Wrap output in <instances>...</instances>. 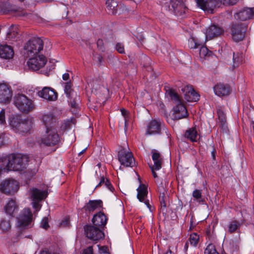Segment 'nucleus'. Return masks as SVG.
I'll return each instance as SVG.
<instances>
[{
  "mask_svg": "<svg viewBox=\"0 0 254 254\" xmlns=\"http://www.w3.org/2000/svg\"><path fill=\"white\" fill-rule=\"evenodd\" d=\"M137 198L140 202H143L147 207L150 209L151 205L149 204V200L145 199L148 194L147 186L144 184H141L137 188Z\"/></svg>",
  "mask_w": 254,
  "mask_h": 254,
  "instance_id": "6ab92c4d",
  "label": "nucleus"
},
{
  "mask_svg": "<svg viewBox=\"0 0 254 254\" xmlns=\"http://www.w3.org/2000/svg\"><path fill=\"white\" fill-rule=\"evenodd\" d=\"M192 196L198 202L203 203L204 199L202 197V190H195L192 192Z\"/></svg>",
  "mask_w": 254,
  "mask_h": 254,
  "instance_id": "4c0bfd02",
  "label": "nucleus"
},
{
  "mask_svg": "<svg viewBox=\"0 0 254 254\" xmlns=\"http://www.w3.org/2000/svg\"><path fill=\"white\" fill-rule=\"evenodd\" d=\"M42 122L45 126V130L57 129L56 119L51 114L44 115L43 116Z\"/></svg>",
  "mask_w": 254,
  "mask_h": 254,
  "instance_id": "a211bd4d",
  "label": "nucleus"
},
{
  "mask_svg": "<svg viewBox=\"0 0 254 254\" xmlns=\"http://www.w3.org/2000/svg\"><path fill=\"white\" fill-rule=\"evenodd\" d=\"M217 113L218 119V125L223 130H226L227 127L226 125V115L221 107H219L217 109Z\"/></svg>",
  "mask_w": 254,
  "mask_h": 254,
  "instance_id": "cd10ccee",
  "label": "nucleus"
},
{
  "mask_svg": "<svg viewBox=\"0 0 254 254\" xmlns=\"http://www.w3.org/2000/svg\"><path fill=\"white\" fill-rule=\"evenodd\" d=\"M166 197L165 194L164 193L161 194L160 196V202L161 204V209L163 210L165 209L166 207Z\"/></svg>",
  "mask_w": 254,
  "mask_h": 254,
  "instance_id": "37998d69",
  "label": "nucleus"
},
{
  "mask_svg": "<svg viewBox=\"0 0 254 254\" xmlns=\"http://www.w3.org/2000/svg\"><path fill=\"white\" fill-rule=\"evenodd\" d=\"M204 254H219L216 251L214 245L209 244L204 251Z\"/></svg>",
  "mask_w": 254,
  "mask_h": 254,
  "instance_id": "ea45409f",
  "label": "nucleus"
},
{
  "mask_svg": "<svg viewBox=\"0 0 254 254\" xmlns=\"http://www.w3.org/2000/svg\"><path fill=\"white\" fill-rule=\"evenodd\" d=\"M215 153H216V150L215 149H213L211 151V155L213 159H215Z\"/></svg>",
  "mask_w": 254,
  "mask_h": 254,
  "instance_id": "680f3d73",
  "label": "nucleus"
},
{
  "mask_svg": "<svg viewBox=\"0 0 254 254\" xmlns=\"http://www.w3.org/2000/svg\"><path fill=\"white\" fill-rule=\"evenodd\" d=\"M40 201H33L32 204L33 207L36 211H38L40 209L41 205L39 203Z\"/></svg>",
  "mask_w": 254,
  "mask_h": 254,
  "instance_id": "3c124183",
  "label": "nucleus"
},
{
  "mask_svg": "<svg viewBox=\"0 0 254 254\" xmlns=\"http://www.w3.org/2000/svg\"><path fill=\"white\" fill-rule=\"evenodd\" d=\"M40 254H49V253L47 251H42Z\"/></svg>",
  "mask_w": 254,
  "mask_h": 254,
  "instance_id": "338daca9",
  "label": "nucleus"
},
{
  "mask_svg": "<svg viewBox=\"0 0 254 254\" xmlns=\"http://www.w3.org/2000/svg\"><path fill=\"white\" fill-rule=\"evenodd\" d=\"M60 141V137L57 129L45 130V133L42 136L39 142L48 146H55Z\"/></svg>",
  "mask_w": 254,
  "mask_h": 254,
  "instance_id": "0eeeda50",
  "label": "nucleus"
},
{
  "mask_svg": "<svg viewBox=\"0 0 254 254\" xmlns=\"http://www.w3.org/2000/svg\"><path fill=\"white\" fill-rule=\"evenodd\" d=\"M83 254H93V250L92 246H89L83 251Z\"/></svg>",
  "mask_w": 254,
  "mask_h": 254,
  "instance_id": "603ef678",
  "label": "nucleus"
},
{
  "mask_svg": "<svg viewBox=\"0 0 254 254\" xmlns=\"http://www.w3.org/2000/svg\"><path fill=\"white\" fill-rule=\"evenodd\" d=\"M152 158L154 161V168L156 170H159L161 168L162 159L161 157L160 154L156 150L152 151Z\"/></svg>",
  "mask_w": 254,
  "mask_h": 254,
  "instance_id": "7c9ffc66",
  "label": "nucleus"
},
{
  "mask_svg": "<svg viewBox=\"0 0 254 254\" xmlns=\"http://www.w3.org/2000/svg\"><path fill=\"white\" fill-rule=\"evenodd\" d=\"M199 48V55L201 58H205L206 56H210L211 52L209 51L206 47L203 46V45L200 46Z\"/></svg>",
  "mask_w": 254,
  "mask_h": 254,
  "instance_id": "a19ab883",
  "label": "nucleus"
},
{
  "mask_svg": "<svg viewBox=\"0 0 254 254\" xmlns=\"http://www.w3.org/2000/svg\"><path fill=\"white\" fill-rule=\"evenodd\" d=\"M121 112L122 115H123V116L125 118V126H126L127 123V115H128V112L125 109H121Z\"/></svg>",
  "mask_w": 254,
  "mask_h": 254,
  "instance_id": "864d4df0",
  "label": "nucleus"
},
{
  "mask_svg": "<svg viewBox=\"0 0 254 254\" xmlns=\"http://www.w3.org/2000/svg\"><path fill=\"white\" fill-rule=\"evenodd\" d=\"M4 115L5 112L4 110H2L0 112V125H3L5 123Z\"/></svg>",
  "mask_w": 254,
  "mask_h": 254,
  "instance_id": "09e8293b",
  "label": "nucleus"
},
{
  "mask_svg": "<svg viewBox=\"0 0 254 254\" xmlns=\"http://www.w3.org/2000/svg\"><path fill=\"white\" fill-rule=\"evenodd\" d=\"M198 136L195 127H191L186 130L184 133V137L191 142H196Z\"/></svg>",
  "mask_w": 254,
  "mask_h": 254,
  "instance_id": "2f4dec72",
  "label": "nucleus"
},
{
  "mask_svg": "<svg viewBox=\"0 0 254 254\" xmlns=\"http://www.w3.org/2000/svg\"><path fill=\"white\" fill-rule=\"evenodd\" d=\"M92 221L94 226L102 229L107 223V218L104 213L99 212L94 215Z\"/></svg>",
  "mask_w": 254,
  "mask_h": 254,
  "instance_id": "4be33fe9",
  "label": "nucleus"
},
{
  "mask_svg": "<svg viewBox=\"0 0 254 254\" xmlns=\"http://www.w3.org/2000/svg\"><path fill=\"white\" fill-rule=\"evenodd\" d=\"M166 94L176 104L173 108V115L177 120L187 118L188 112L184 105L181 102L178 94L173 89L169 88L166 90Z\"/></svg>",
  "mask_w": 254,
  "mask_h": 254,
  "instance_id": "f03ea898",
  "label": "nucleus"
},
{
  "mask_svg": "<svg viewBox=\"0 0 254 254\" xmlns=\"http://www.w3.org/2000/svg\"><path fill=\"white\" fill-rule=\"evenodd\" d=\"M14 56L12 48L6 44L0 45V57L5 59H10Z\"/></svg>",
  "mask_w": 254,
  "mask_h": 254,
  "instance_id": "393cba45",
  "label": "nucleus"
},
{
  "mask_svg": "<svg viewBox=\"0 0 254 254\" xmlns=\"http://www.w3.org/2000/svg\"><path fill=\"white\" fill-rule=\"evenodd\" d=\"M19 189L18 182L14 180H6L0 185V190L6 194H12Z\"/></svg>",
  "mask_w": 254,
  "mask_h": 254,
  "instance_id": "f8f14e48",
  "label": "nucleus"
},
{
  "mask_svg": "<svg viewBox=\"0 0 254 254\" xmlns=\"http://www.w3.org/2000/svg\"><path fill=\"white\" fill-rule=\"evenodd\" d=\"M115 49L120 54H123L125 53L124 45L122 43H117L116 45Z\"/></svg>",
  "mask_w": 254,
  "mask_h": 254,
  "instance_id": "c03bdc74",
  "label": "nucleus"
},
{
  "mask_svg": "<svg viewBox=\"0 0 254 254\" xmlns=\"http://www.w3.org/2000/svg\"><path fill=\"white\" fill-rule=\"evenodd\" d=\"M46 63L47 60L46 57L43 55H41L38 57L30 59L28 61L27 64L30 69L36 71L43 67Z\"/></svg>",
  "mask_w": 254,
  "mask_h": 254,
  "instance_id": "4468645a",
  "label": "nucleus"
},
{
  "mask_svg": "<svg viewBox=\"0 0 254 254\" xmlns=\"http://www.w3.org/2000/svg\"><path fill=\"white\" fill-rule=\"evenodd\" d=\"M165 254H172V252L170 250H168Z\"/></svg>",
  "mask_w": 254,
  "mask_h": 254,
  "instance_id": "69168bd1",
  "label": "nucleus"
},
{
  "mask_svg": "<svg viewBox=\"0 0 254 254\" xmlns=\"http://www.w3.org/2000/svg\"><path fill=\"white\" fill-rule=\"evenodd\" d=\"M238 0H223L224 5H234L235 4Z\"/></svg>",
  "mask_w": 254,
  "mask_h": 254,
  "instance_id": "8fccbe9b",
  "label": "nucleus"
},
{
  "mask_svg": "<svg viewBox=\"0 0 254 254\" xmlns=\"http://www.w3.org/2000/svg\"><path fill=\"white\" fill-rule=\"evenodd\" d=\"M99 248V253L101 254H109V250L107 246H100V245H98Z\"/></svg>",
  "mask_w": 254,
  "mask_h": 254,
  "instance_id": "a18cd8bd",
  "label": "nucleus"
},
{
  "mask_svg": "<svg viewBox=\"0 0 254 254\" xmlns=\"http://www.w3.org/2000/svg\"><path fill=\"white\" fill-rule=\"evenodd\" d=\"M47 195L45 191H42L37 189H33L31 190V198L32 201H40L45 198Z\"/></svg>",
  "mask_w": 254,
  "mask_h": 254,
  "instance_id": "c85d7f7f",
  "label": "nucleus"
},
{
  "mask_svg": "<svg viewBox=\"0 0 254 254\" xmlns=\"http://www.w3.org/2000/svg\"><path fill=\"white\" fill-rule=\"evenodd\" d=\"M29 162L27 155L21 154H12L0 159L1 170L21 171L25 169Z\"/></svg>",
  "mask_w": 254,
  "mask_h": 254,
  "instance_id": "f257e3e1",
  "label": "nucleus"
},
{
  "mask_svg": "<svg viewBox=\"0 0 254 254\" xmlns=\"http://www.w3.org/2000/svg\"><path fill=\"white\" fill-rule=\"evenodd\" d=\"M161 122L160 120H152L147 126L146 133L148 134H154L159 133L161 131Z\"/></svg>",
  "mask_w": 254,
  "mask_h": 254,
  "instance_id": "aec40b11",
  "label": "nucleus"
},
{
  "mask_svg": "<svg viewBox=\"0 0 254 254\" xmlns=\"http://www.w3.org/2000/svg\"><path fill=\"white\" fill-rule=\"evenodd\" d=\"M223 32L224 30L221 27L215 25H211L206 29L205 32L206 39L210 40L217 37L221 35Z\"/></svg>",
  "mask_w": 254,
  "mask_h": 254,
  "instance_id": "412c9836",
  "label": "nucleus"
},
{
  "mask_svg": "<svg viewBox=\"0 0 254 254\" xmlns=\"http://www.w3.org/2000/svg\"><path fill=\"white\" fill-rule=\"evenodd\" d=\"M11 228V225L9 220L1 219L0 221V229L3 232L9 231Z\"/></svg>",
  "mask_w": 254,
  "mask_h": 254,
  "instance_id": "e433bc0d",
  "label": "nucleus"
},
{
  "mask_svg": "<svg viewBox=\"0 0 254 254\" xmlns=\"http://www.w3.org/2000/svg\"><path fill=\"white\" fill-rule=\"evenodd\" d=\"M9 124L15 132L22 134L30 131L33 125V120L32 118L17 116L10 120Z\"/></svg>",
  "mask_w": 254,
  "mask_h": 254,
  "instance_id": "7ed1b4c3",
  "label": "nucleus"
},
{
  "mask_svg": "<svg viewBox=\"0 0 254 254\" xmlns=\"http://www.w3.org/2000/svg\"><path fill=\"white\" fill-rule=\"evenodd\" d=\"M171 6H169V11L177 16L182 15L185 13L187 10L183 0H171Z\"/></svg>",
  "mask_w": 254,
  "mask_h": 254,
  "instance_id": "ddd939ff",
  "label": "nucleus"
},
{
  "mask_svg": "<svg viewBox=\"0 0 254 254\" xmlns=\"http://www.w3.org/2000/svg\"><path fill=\"white\" fill-rule=\"evenodd\" d=\"M14 103L22 112L28 113L33 110L34 105L32 101L24 94H17L14 97Z\"/></svg>",
  "mask_w": 254,
  "mask_h": 254,
  "instance_id": "423d86ee",
  "label": "nucleus"
},
{
  "mask_svg": "<svg viewBox=\"0 0 254 254\" xmlns=\"http://www.w3.org/2000/svg\"><path fill=\"white\" fill-rule=\"evenodd\" d=\"M64 92L68 98H70L71 94L73 90L71 89V83L70 82H67L65 83Z\"/></svg>",
  "mask_w": 254,
  "mask_h": 254,
  "instance_id": "79ce46f5",
  "label": "nucleus"
},
{
  "mask_svg": "<svg viewBox=\"0 0 254 254\" xmlns=\"http://www.w3.org/2000/svg\"><path fill=\"white\" fill-rule=\"evenodd\" d=\"M247 25L244 23H236L232 25L231 28L233 39L239 42L244 39L247 30Z\"/></svg>",
  "mask_w": 254,
  "mask_h": 254,
  "instance_id": "9d476101",
  "label": "nucleus"
},
{
  "mask_svg": "<svg viewBox=\"0 0 254 254\" xmlns=\"http://www.w3.org/2000/svg\"><path fill=\"white\" fill-rule=\"evenodd\" d=\"M18 205L16 201L13 199H10L4 206L5 213L14 217L18 210Z\"/></svg>",
  "mask_w": 254,
  "mask_h": 254,
  "instance_id": "b1692460",
  "label": "nucleus"
},
{
  "mask_svg": "<svg viewBox=\"0 0 254 254\" xmlns=\"http://www.w3.org/2000/svg\"><path fill=\"white\" fill-rule=\"evenodd\" d=\"M86 237L94 241L104 238L105 235L102 230L94 225H87L84 227Z\"/></svg>",
  "mask_w": 254,
  "mask_h": 254,
  "instance_id": "1a4fd4ad",
  "label": "nucleus"
},
{
  "mask_svg": "<svg viewBox=\"0 0 254 254\" xmlns=\"http://www.w3.org/2000/svg\"><path fill=\"white\" fill-rule=\"evenodd\" d=\"M44 47L43 41L39 37H34L30 39L24 46L25 54L28 57L33 56L38 54L43 50Z\"/></svg>",
  "mask_w": 254,
  "mask_h": 254,
  "instance_id": "20e7f679",
  "label": "nucleus"
},
{
  "mask_svg": "<svg viewBox=\"0 0 254 254\" xmlns=\"http://www.w3.org/2000/svg\"><path fill=\"white\" fill-rule=\"evenodd\" d=\"M41 226L43 228L45 229H47L49 227L47 217H45L42 219L41 223Z\"/></svg>",
  "mask_w": 254,
  "mask_h": 254,
  "instance_id": "49530a36",
  "label": "nucleus"
},
{
  "mask_svg": "<svg viewBox=\"0 0 254 254\" xmlns=\"http://www.w3.org/2000/svg\"><path fill=\"white\" fill-rule=\"evenodd\" d=\"M253 8V18H254V8Z\"/></svg>",
  "mask_w": 254,
  "mask_h": 254,
  "instance_id": "774afa93",
  "label": "nucleus"
},
{
  "mask_svg": "<svg viewBox=\"0 0 254 254\" xmlns=\"http://www.w3.org/2000/svg\"><path fill=\"white\" fill-rule=\"evenodd\" d=\"M106 4L109 13L113 14L117 13L116 2L115 1L113 0H108Z\"/></svg>",
  "mask_w": 254,
  "mask_h": 254,
  "instance_id": "f704fd0d",
  "label": "nucleus"
},
{
  "mask_svg": "<svg viewBox=\"0 0 254 254\" xmlns=\"http://www.w3.org/2000/svg\"><path fill=\"white\" fill-rule=\"evenodd\" d=\"M12 96V91L10 86L5 83L0 84V102L8 103Z\"/></svg>",
  "mask_w": 254,
  "mask_h": 254,
  "instance_id": "2eb2a0df",
  "label": "nucleus"
},
{
  "mask_svg": "<svg viewBox=\"0 0 254 254\" xmlns=\"http://www.w3.org/2000/svg\"><path fill=\"white\" fill-rule=\"evenodd\" d=\"M189 242L192 246L196 247L199 240V236L196 233H193L190 235Z\"/></svg>",
  "mask_w": 254,
  "mask_h": 254,
  "instance_id": "58836bf2",
  "label": "nucleus"
},
{
  "mask_svg": "<svg viewBox=\"0 0 254 254\" xmlns=\"http://www.w3.org/2000/svg\"><path fill=\"white\" fill-rule=\"evenodd\" d=\"M105 186L111 191H113L114 188L111 185L110 181L108 179H106L105 181Z\"/></svg>",
  "mask_w": 254,
  "mask_h": 254,
  "instance_id": "5fc2aeb1",
  "label": "nucleus"
},
{
  "mask_svg": "<svg viewBox=\"0 0 254 254\" xmlns=\"http://www.w3.org/2000/svg\"><path fill=\"white\" fill-rule=\"evenodd\" d=\"M68 223L69 221L68 218H65L64 220L62 221V222L61 223V225L65 226L68 224Z\"/></svg>",
  "mask_w": 254,
  "mask_h": 254,
  "instance_id": "052dcab7",
  "label": "nucleus"
},
{
  "mask_svg": "<svg viewBox=\"0 0 254 254\" xmlns=\"http://www.w3.org/2000/svg\"><path fill=\"white\" fill-rule=\"evenodd\" d=\"M214 91L218 96H225L229 95L230 88L229 85L223 84H218L214 87Z\"/></svg>",
  "mask_w": 254,
  "mask_h": 254,
  "instance_id": "a878e982",
  "label": "nucleus"
},
{
  "mask_svg": "<svg viewBox=\"0 0 254 254\" xmlns=\"http://www.w3.org/2000/svg\"><path fill=\"white\" fill-rule=\"evenodd\" d=\"M118 157L121 164L125 167H133L135 165L132 153L126 148L121 149L118 152Z\"/></svg>",
  "mask_w": 254,
  "mask_h": 254,
  "instance_id": "6e6552de",
  "label": "nucleus"
},
{
  "mask_svg": "<svg viewBox=\"0 0 254 254\" xmlns=\"http://www.w3.org/2000/svg\"><path fill=\"white\" fill-rule=\"evenodd\" d=\"M197 5L204 11L212 13L214 8L220 7L222 0H195Z\"/></svg>",
  "mask_w": 254,
  "mask_h": 254,
  "instance_id": "9b49d317",
  "label": "nucleus"
},
{
  "mask_svg": "<svg viewBox=\"0 0 254 254\" xmlns=\"http://www.w3.org/2000/svg\"><path fill=\"white\" fill-rule=\"evenodd\" d=\"M203 41H200L197 38L191 37L188 41V45L190 49H196L204 44Z\"/></svg>",
  "mask_w": 254,
  "mask_h": 254,
  "instance_id": "473e14b6",
  "label": "nucleus"
},
{
  "mask_svg": "<svg viewBox=\"0 0 254 254\" xmlns=\"http://www.w3.org/2000/svg\"><path fill=\"white\" fill-rule=\"evenodd\" d=\"M69 78V74L68 73H65L63 75V79L64 80H67Z\"/></svg>",
  "mask_w": 254,
  "mask_h": 254,
  "instance_id": "bf43d9fd",
  "label": "nucleus"
},
{
  "mask_svg": "<svg viewBox=\"0 0 254 254\" xmlns=\"http://www.w3.org/2000/svg\"><path fill=\"white\" fill-rule=\"evenodd\" d=\"M4 134L3 133L0 134V147L4 144Z\"/></svg>",
  "mask_w": 254,
  "mask_h": 254,
  "instance_id": "6e6d98bb",
  "label": "nucleus"
},
{
  "mask_svg": "<svg viewBox=\"0 0 254 254\" xmlns=\"http://www.w3.org/2000/svg\"><path fill=\"white\" fill-rule=\"evenodd\" d=\"M185 99L188 102H196L199 100V94L191 86L187 85L182 89Z\"/></svg>",
  "mask_w": 254,
  "mask_h": 254,
  "instance_id": "f3484780",
  "label": "nucleus"
},
{
  "mask_svg": "<svg viewBox=\"0 0 254 254\" xmlns=\"http://www.w3.org/2000/svg\"><path fill=\"white\" fill-rule=\"evenodd\" d=\"M97 45L99 49L102 51H104L105 48L104 46V43L102 39H98L97 41Z\"/></svg>",
  "mask_w": 254,
  "mask_h": 254,
  "instance_id": "de8ad7c7",
  "label": "nucleus"
},
{
  "mask_svg": "<svg viewBox=\"0 0 254 254\" xmlns=\"http://www.w3.org/2000/svg\"><path fill=\"white\" fill-rule=\"evenodd\" d=\"M188 247H189V242H187L185 245V246H184V249L186 251H187L188 249Z\"/></svg>",
  "mask_w": 254,
  "mask_h": 254,
  "instance_id": "e2e57ef3",
  "label": "nucleus"
},
{
  "mask_svg": "<svg viewBox=\"0 0 254 254\" xmlns=\"http://www.w3.org/2000/svg\"><path fill=\"white\" fill-rule=\"evenodd\" d=\"M237 17L240 20L245 21L253 18V8H248L242 10L237 14Z\"/></svg>",
  "mask_w": 254,
  "mask_h": 254,
  "instance_id": "c756f323",
  "label": "nucleus"
},
{
  "mask_svg": "<svg viewBox=\"0 0 254 254\" xmlns=\"http://www.w3.org/2000/svg\"><path fill=\"white\" fill-rule=\"evenodd\" d=\"M17 11V8L9 2L0 0V13L7 14L15 12Z\"/></svg>",
  "mask_w": 254,
  "mask_h": 254,
  "instance_id": "bb28decb",
  "label": "nucleus"
},
{
  "mask_svg": "<svg viewBox=\"0 0 254 254\" xmlns=\"http://www.w3.org/2000/svg\"><path fill=\"white\" fill-rule=\"evenodd\" d=\"M233 65L234 67H237L242 63L243 61V54L240 53H233Z\"/></svg>",
  "mask_w": 254,
  "mask_h": 254,
  "instance_id": "72a5a7b5",
  "label": "nucleus"
},
{
  "mask_svg": "<svg viewBox=\"0 0 254 254\" xmlns=\"http://www.w3.org/2000/svg\"><path fill=\"white\" fill-rule=\"evenodd\" d=\"M103 202L101 200H90L83 207L86 212L91 213L97 209L102 208Z\"/></svg>",
  "mask_w": 254,
  "mask_h": 254,
  "instance_id": "5701e85b",
  "label": "nucleus"
},
{
  "mask_svg": "<svg viewBox=\"0 0 254 254\" xmlns=\"http://www.w3.org/2000/svg\"><path fill=\"white\" fill-rule=\"evenodd\" d=\"M38 96L47 101H52L57 100V93L51 87H44L37 92Z\"/></svg>",
  "mask_w": 254,
  "mask_h": 254,
  "instance_id": "dca6fc26",
  "label": "nucleus"
},
{
  "mask_svg": "<svg viewBox=\"0 0 254 254\" xmlns=\"http://www.w3.org/2000/svg\"><path fill=\"white\" fill-rule=\"evenodd\" d=\"M150 168L151 169L152 175H153L154 178L157 177V175L155 171V170H156V169L154 168V166H150Z\"/></svg>",
  "mask_w": 254,
  "mask_h": 254,
  "instance_id": "13d9d810",
  "label": "nucleus"
},
{
  "mask_svg": "<svg viewBox=\"0 0 254 254\" xmlns=\"http://www.w3.org/2000/svg\"><path fill=\"white\" fill-rule=\"evenodd\" d=\"M105 180H106V179L104 178V177H101L100 179V181L99 183L98 184V185L96 186V188L99 187L103 185V184H105Z\"/></svg>",
  "mask_w": 254,
  "mask_h": 254,
  "instance_id": "4d7b16f0",
  "label": "nucleus"
},
{
  "mask_svg": "<svg viewBox=\"0 0 254 254\" xmlns=\"http://www.w3.org/2000/svg\"><path fill=\"white\" fill-rule=\"evenodd\" d=\"M86 150V148L82 150L81 152H80L78 154V155L80 156Z\"/></svg>",
  "mask_w": 254,
  "mask_h": 254,
  "instance_id": "0e129e2a",
  "label": "nucleus"
},
{
  "mask_svg": "<svg viewBox=\"0 0 254 254\" xmlns=\"http://www.w3.org/2000/svg\"><path fill=\"white\" fill-rule=\"evenodd\" d=\"M240 226L241 223L239 221L237 220L232 221L230 223L228 226V231L230 233L235 232Z\"/></svg>",
  "mask_w": 254,
  "mask_h": 254,
  "instance_id": "c9c22d12",
  "label": "nucleus"
},
{
  "mask_svg": "<svg viewBox=\"0 0 254 254\" xmlns=\"http://www.w3.org/2000/svg\"><path fill=\"white\" fill-rule=\"evenodd\" d=\"M33 214L30 208H25L16 218V227L19 229H26L32 227Z\"/></svg>",
  "mask_w": 254,
  "mask_h": 254,
  "instance_id": "39448f33",
  "label": "nucleus"
}]
</instances>
